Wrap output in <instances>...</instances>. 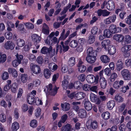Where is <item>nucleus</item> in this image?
Wrapping results in <instances>:
<instances>
[{
  "mask_svg": "<svg viewBox=\"0 0 131 131\" xmlns=\"http://www.w3.org/2000/svg\"><path fill=\"white\" fill-rule=\"evenodd\" d=\"M52 85L50 84H49L48 85L46 86L44 91L47 94L54 96L57 93L58 88L56 86L53 89H52Z\"/></svg>",
  "mask_w": 131,
  "mask_h": 131,
  "instance_id": "nucleus-1",
  "label": "nucleus"
},
{
  "mask_svg": "<svg viewBox=\"0 0 131 131\" xmlns=\"http://www.w3.org/2000/svg\"><path fill=\"white\" fill-rule=\"evenodd\" d=\"M121 74L124 80H130L131 79V73L128 70L123 69L122 71Z\"/></svg>",
  "mask_w": 131,
  "mask_h": 131,
  "instance_id": "nucleus-2",
  "label": "nucleus"
},
{
  "mask_svg": "<svg viewBox=\"0 0 131 131\" xmlns=\"http://www.w3.org/2000/svg\"><path fill=\"white\" fill-rule=\"evenodd\" d=\"M57 49L56 50V52L57 53L59 50V52L60 53H61L62 51L64 53L67 51L69 50V47L68 45H65L62 47L61 45H59L57 44L56 45Z\"/></svg>",
  "mask_w": 131,
  "mask_h": 131,
  "instance_id": "nucleus-3",
  "label": "nucleus"
},
{
  "mask_svg": "<svg viewBox=\"0 0 131 131\" xmlns=\"http://www.w3.org/2000/svg\"><path fill=\"white\" fill-rule=\"evenodd\" d=\"M30 69L33 73L37 74L40 73V68L39 66L36 64L31 63L30 65Z\"/></svg>",
  "mask_w": 131,
  "mask_h": 131,
  "instance_id": "nucleus-4",
  "label": "nucleus"
},
{
  "mask_svg": "<svg viewBox=\"0 0 131 131\" xmlns=\"http://www.w3.org/2000/svg\"><path fill=\"white\" fill-rule=\"evenodd\" d=\"M15 47L14 43L10 41H8L5 43L4 47L6 49L13 50Z\"/></svg>",
  "mask_w": 131,
  "mask_h": 131,
  "instance_id": "nucleus-5",
  "label": "nucleus"
},
{
  "mask_svg": "<svg viewBox=\"0 0 131 131\" xmlns=\"http://www.w3.org/2000/svg\"><path fill=\"white\" fill-rule=\"evenodd\" d=\"M31 37L32 40L34 42L35 46L37 45L41 41V38L37 34H34L32 35Z\"/></svg>",
  "mask_w": 131,
  "mask_h": 131,
  "instance_id": "nucleus-6",
  "label": "nucleus"
},
{
  "mask_svg": "<svg viewBox=\"0 0 131 131\" xmlns=\"http://www.w3.org/2000/svg\"><path fill=\"white\" fill-rule=\"evenodd\" d=\"M106 8L109 10H114L115 7L114 2L112 0L109 1L106 4Z\"/></svg>",
  "mask_w": 131,
  "mask_h": 131,
  "instance_id": "nucleus-7",
  "label": "nucleus"
},
{
  "mask_svg": "<svg viewBox=\"0 0 131 131\" xmlns=\"http://www.w3.org/2000/svg\"><path fill=\"white\" fill-rule=\"evenodd\" d=\"M109 29L112 34L117 33L119 31V28L117 27L116 25L114 24L111 25L110 26Z\"/></svg>",
  "mask_w": 131,
  "mask_h": 131,
  "instance_id": "nucleus-8",
  "label": "nucleus"
},
{
  "mask_svg": "<svg viewBox=\"0 0 131 131\" xmlns=\"http://www.w3.org/2000/svg\"><path fill=\"white\" fill-rule=\"evenodd\" d=\"M96 59V57L94 55L91 56H87L86 60V61L89 63L92 64L94 63Z\"/></svg>",
  "mask_w": 131,
  "mask_h": 131,
  "instance_id": "nucleus-9",
  "label": "nucleus"
},
{
  "mask_svg": "<svg viewBox=\"0 0 131 131\" xmlns=\"http://www.w3.org/2000/svg\"><path fill=\"white\" fill-rule=\"evenodd\" d=\"M113 39L119 42L123 41L124 37L122 34H116L113 36Z\"/></svg>",
  "mask_w": 131,
  "mask_h": 131,
  "instance_id": "nucleus-10",
  "label": "nucleus"
},
{
  "mask_svg": "<svg viewBox=\"0 0 131 131\" xmlns=\"http://www.w3.org/2000/svg\"><path fill=\"white\" fill-rule=\"evenodd\" d=\"M124 83V81L122 80L115 81L113 83L114 87L115 89H117L122 86Z\"/></svg>",
  "mask_w": 131,
  "mask_h": 131,
  "instance_id": "nucleus-11",
  "label": "nucleus"
},
{
  "mask_svg": "<svg viewBox=\"0 0 131 131\" xmlns=\"http://www.w3.org/2000/svg\"><path fill=\"white\" fill-rule=\"evenodd\" d=\"M65 29H63L61 35V36L59 39V40H64L69 35L70 33V31L69 30H67L65 35Z\"/></svg>",
  "mask_w": 131,
  "mask_h": 131,
  "instance_id": "nucleus-12",
  "label": "nucleus"
},
{
  "mask_svg": "<svg viewBox=\"0 0 131 131\" xmlns=\"http://www.w3.org/2000/svg\"><path fill=\"white\" fill-rule=\"evenodd\" d=\"M100 83L101 88L104 89L106 87L107 85V81L104 78H100Z\"/></svg>",
  "mask_w": 131,
  "mask_h": 131,
  "instance_id": "nucleus-13",
  "label": "nucleus"
},
{
  "mask_svg": "<svg viewBox=\"0 0 131 131\" xmlns=\"http://www.w3.org/2000/svg\"><path fill=\"white\" fill-rule=\"evenodd\" d=\"M116 70L119 71L124 68V65L122 59L118 60L116 63Z\"/></svg>",
  "mask_w": 131,
  "mask_h": 131,
  "instance_id": "nucleus-14",
  "label": "nucleus"
},
{
  "mask_svg": "<svg viewBox=\"0 0 131 131\" xmlns=\"http://www.w3.org/2000/svg\"><path fill=\"white\" fill-rule=\"evenodd\" d=\"M35 96L34 95L30 94L27 95V102L29 104H32L34 103L35 99H34Z\"/></svg>",
  "mask_w": 131,
  "mask_h": 131,
  "instance_id": "nucleus-15",
  "label": "nucleus"
},
{
  "mask_svg": "<svg viewBox=\"0 0 131 131\" xmlns=\"http://www.w3.org/2000/svg\"><path fill=\"white\" fill-rule=\"evenodd\" d=\"M68 79L67 76H64V80L62 81V86L63 88L66 90L68 88Z\"/></svg>",
  "mask_w": 131,
  "mask_h": 131,
  "instance_id": "nucleus-16",
  "label": "nucleus"
},
{
  "mask_svg": "<svg viewBox=\"0 0 131 131\" xmlns=\"http://www.w3.org/2000/svg\"><path fill=\"white\" fill-rule=\"evenodd\" d=\"M54 32H52L50 35L48 36L47 39L46 40V43L49 45H51L52 42V38L54 35Z\"/></svg>",
  "mask_w": 131,
  "mask_h": 131,
  "instance_id": "nucleus-17",
  "label": "nucleus"
},
{
  "mask_svg": "<svg viewBox=\"0 0 131 131\" xmlns=\"http://www.w3.org/2000/svg\"><path fill=\"white\" fill-rule=\"evenodd\" d=\"M84 102V106L85 109L89 111L92 109V106L91 103L89 101H85Z\"/></svg>",
  "mask_w": 131,
  "mask_h": 131,
  "instance_id": "nucleus-18",
  "label": "nucleus"
},
{
  "mask_svg": "<svg viewBox=\"0 0 131 131\" xmlns=\"http://www.w3.org/2000/svg\"><path fill=\"white\" fill-rule=\"evenodd\" d=\"M61 106L62 108V110L64 111H67L70 109V105L68 103H61Z\"/></svg>",
  "mask_w": 131,
  "mask_h": 131,
  "instance_id": "nucleus-19",
  "label": "nucleus"
},
{
  "mask_svg": "<svg viewBox=\"0 0 131 131\" xmlns=\"http://www.w3.org/2000/svg\"><path fill=\"white\" fill-rule=\"evenodd\" d=\"M42 32L45 34L48 35L49 34V29L48 25L45 23L43 24Z\"/></svg>",
  "mask_w": 131,
  "mask_h": 131,
  "instance_id": "nucleus-20",
  "label": "nucleus"
},
{
  "mask_svg": "<svg viewBox=\"0 0 131 131\" xmlns=\"http://www.w3.org/2000/svg\"><path fill=\"white\" fill-rule=\"evenodd\" d=\"M85 96V94L83 92H79L77 93H76L75 99L77 100H79L83 99Z\"/></svg>",
  "mask_w": 131,
  "mask_h": 131,
  "instance_id": "nucleus-21",
  "label": "nucleus"
},
{
  "mask_svg": "<svg viewBox=\"0 0 131 131\" xmlns=\"http://www.w3.org/2000/svg\"><path fill=\"white\" fill-rule=\"evenodd\" d=\"M100 59L101 61L104 63H107L109 62L110 60V58L105 55L101 56L100 57Z\"/></svg>",
  "mask_w": 131,
  "mask_h": 131,
  "instance_id": "nucleus-22",
  "label": "nucleus"
},
{
  "mask_svg": "<svg viewBox=\"0 0 131 131\" xmlns=\"http://www.w3.org/2000/svg\"><path fill=\"white\" fill-rule=\"evenodd\" d=\"M79 116L81 118H84L86 115V113L84 109H81L79 110Z\"/></svg>",
  "mask_w": 131,
  "mask_h": 131,
  "instance_id": "nucleus-23",
  "label": "nucleus"
},
{
  "mask_svg": "<svg viewBox=\"0 0 131 131\" xmlns=\"http://www.w3.org/2000/svg\"><path fill=\"white\" fill-rule=\"evenodd\" d=\"M108 50L109 53L111 55L114 54L116 52V49L115 46L112 45L109 46L108 47Z\"/></svg>",
  "mask_w": 131,
  "mask_h": 131,
  "instance_id": "nucleus-24",
  "label": "nucleus"
},
{
  "mask_svg": "<svg viewBox=\"0 0 131 131\" xmlns=\"http://www.w3.org/2000/svg\"><path fill=\"white\" fill-rule=\"evenodd\" d=\"M94 76L93 75H88L86 77V80L88 83H92L94 82Z\"/></svg>",
  "mask_w": 131,
  "mask_h": 131,
  "instance_id": "nucleus-25",
  "label": "nucleus"
},
{
  "mask_svg": "<svg viewBox=\"0 0 131 131\" xmlns=\"http://www.w3.org/2000/svg\"><path fill=\"white\" fill-rule=\"evenodd\" d=\"M8 72L10 74H12L14 77H16L18 75L17 71L15 69L11 68H9L8 69Z\"/></svg>",
  "mask_w": 131,
  "mask_h": 131,
  "instance_id": "nucleus-26",
  "label": "nucleus"
},
{
  "mask_svg": "<svg viewBox=\"0 0 131 131\" xmlns=\"http://www.w3.org/2000/svg\"><path fill=\"white\" fill-rule=\"evenodd\" d=\"M71 127L72 126L71 124H67L62 128L61 131H70Z\"/></svg>",
  "mask_w": 131,
  "mask_h": 131,
  "instance_id": "nucleus-27",
  "label": "nucleus"
},
{
  "mask_svg": "<svg viewBox=\"0 0 131 131\" xmlns=\"http://www.w3.org/2000/svg\"><path fill=\"white\" fill-rule=\"evenodd\" d=\"M44 75L47 79L50 77L51 75V72L50 70L48 69H45L44 70Z\"/></svg>",
  "mask_w": 131,
  "mask_h": 131,
  "instance_id": "nucleus-28",
  "label": "nucleus"
},
{
  "mask_svg": "<svg viewBox=\"0 0 131 131\" xmlns=\"http://www.w3.org/2000/svg\"><path fill=\"white\" fill-rule=\"evenodd\" d=\"M7 58L6 54L0 52V64L5 62Z\"/></svg>",
  "mask_w": 131,
  "mask_h": 131,
  "instance_id": "nucleus-29",
  "label": "nucleus"
},
{
  "mask_svg": "<svg viewBox=\"0 0 131 131\" xmlns=\"http://www.w3.org/2000/svg\"><path fill=\"white\" fill-rule=\"evenodd\" d=\"M19 127V124L16 122L13 123L12 125V131H16Z\"/></svg>",
  "mask_w": 131,
  "mask_h": 131,
  "instance_id": "nucleus-30",
  "label": "nucleus"
},
{
  "mask_svg": "<svg viewBox=\"0 0 131 131\" xmlns=\"http://www.w3.org/2000/svg\"><path fill=\"white\" fill-rule=\"evenodd\" d=\"M102 116L105 120L109 119L110 117V114L108 112H103L102 114Z\"/></svg>",
  "mask_w": 131,
  "mask_h": 131,
  "instance_id": "nucleus-31",
  "label": "nucleus"
},
{
  "mask_svg": "<svg viewBox=\"0 0 131 131\" xmlns=\"http://www.w3.org/2000/svg\"><path fill=\"white\" fill-rule=\"evenodd\" d=\"M75 63V58L74 57H71L69 59L68 64L69 66H74Z\"/></svg>",
  "mask_w": 131,
  "mask_h": 131,
  "instance_id": "nucleus-32",
  "label": "nucleus"
},
{
  "mask_svg": "<svg viewBox=\"0 0 131 131\" xmlns=\"http://www.w3.org/2000/svg\"><path fill=\"white\" fill-rule=\"evenodd\" d=\"M115 105V102L113 100H111L108 102L107 104L108 108L110 110H112Z\"/></svg>",
  "mask_w": 131,
  "mask_h": 131,
  "instance_id": "nucleus-33",
  "label": "nucleus"
},
{
  "mask_svg": "<svg viewBox=\"0 0 131 131\" xmlns=\"http://www.w3.org/2000/svg\"><path fill=\"white\" fill-rule=\"evenodd\" d=\"M17 43L18 46L22 47L25 45V42L21 39H18L17 40Z\"/></svg>",
  "mask_w": 131,
  "mask_h": 131,
  "instance_id": "nucleus-34",
  "label": "nucleus"
},
{
  "mask_svg": "<svg viewBox=\"0 0 131 131\" xmlns=\"http://www.w3.org/2000/svg\"><path fill=\"white\" fill-rule=\"evenodd\" d=\"M52 49V47L51 46H50L49 47V50L48 53V55L51 57H53L55 54V49Z\"/></svg>",
  "mask_w": 131,
  "mask_h": 131,
  "instance_id": "nucleus-35",
  "label": "nucleus"
},
{
  "mask_svg": "<svg viewBox=\"0 0 131 131\" xmlns=\"http://www.w3.org/2000/svg\"><path fill=\"white\" fill-rule=\"evenodd\" d=\"M112 34V33L109 29H106L104 30V34L107 37H111Z\"/></svg>",
  "mask_w": 131,
  "mask_h": 131,
  "instance_id": "nucleus-36",
  "label": "nucleus"
},
{
  "mask_svg": "<svg viewBox=\"0 0 131 131\" xmlns=\"http://www.w3.org/2000/svg\"><path fill=\"white\" fill-rule=\"evenodd\" d=\"M95 37L93 35H90L89 37L88 41V43L89 44H92L95 41Z\"/></svg>",
  "mask_w": 131,
  "mask_h": 131,
  "instance_id": "nucleus-37",
  "label": "nucleus"
},
{
  "mask_svg": "<svg viewBox=\"0 0 131 131\" xmlns=\"http://www.w3.org/2000/svg\"><path fill=\"white\" fill-rule=\"evenodd\" d=\"M94 51L93 50V48L89 47L87 50V56L94 55Z\"/></svg>",
  "mask_w": 131,
  "mask_h": 131,
  "instance_id": "nucleus-38",
  "label": "nucleus"
},
{
  "mask_svg": "<svg viewBox=\"0 0 131 131\" xmlns=\"http://www.w3.org/2000/svg\"><path fill=\"white\" fill-rule=\"evenodd\" d=\"M78 45L77 41L76 40H73L71 41L69 44L70 46L72 48L76 47Z\"/></svg>",
  "mask_w": 131,
  "mask_h": 131,
  "instance_id": "nucleus-39",
  "label": "nucleus"
},
{
  "mask_svg": "<svg viewBox=\"0 0 131 131\" xmlns=\"http://www.w3.org/2000/svg\"><path fill=\"white\" fill-rule=\"evenodd\" d=\"M10 88L12 92L14 93H15L17 89V85L16 83H13L11 86Z\"/></svg>",
  "mask_w": 131,
  "mask_h": 131,
  "instance_id": "nucleus-40",
  "label": "nucleus"
},
{
  "mask_svg": "<svg viewBox=\"0 0 131 131\" xmlns=\"http://www.w3.org/2000/svg\"><path fill=\"white\" fill-rule=\"evenodd\" d=\"M49 49V48H48L46 47H43L42 48L40 52L42 54H48Z\"/></svg>",
  "mask_w": 131,
  "mask_h": 131,
  "instance_id": "nucleus-41",
  "label": "nucleus"
},
{
  "mask_svg": "<svg viewBox=\"0 0 131 131\" xmlns=\"http://www.w3.org/2000/svg\"><path fill=\"white\" fill-rule=\"evenodd\" d=\"M74 86L75 88L77 89H79L80 87L82 86V84L79 81H77L74 83Z\"/></svg>",
  "mask_w": 131,
  "mask_h": 131,
  "instance_id": "nucleus-42",
  "label": "nucleus"
},
{
  "mask_svg": "<svg viewBox=\"0 0 131 131\" xmlns=\"http://www.w3.org/2000/svg\"><path fill=\"white\" fill-rule=\"evenodd\" d=\"M12 34L10 31L6 32L5 34V37L7 39H12Z\"/></svg>",
  "mask_w": 131,
  "mask_h": 131,
  "instance_id": "nucleus-43",
  "label": "nucleus"
},
{
  "mask_svg": "<svg viewBox=\"0 0 131 131\" xmlns=\"http://www.w3.org/2000/svg\"><path fill=\"white\" fill-rule=\"evenodd\" d=\"M21 81L23 83L26 82L28 79V76L26 74H23L21 75Z\"/></svg>",
  "mask_w": 131,
  "mask_h": 131,
  "instance_id": "nucleus-44",
  "label": "nucleus"
},
{
  "mask_svg": "<svg viewBox=\"0 0 131 131\" xmlns=\"http://www.w3.org/2000/svg\"><path fill=\"white\" fill-rule=\"evenodd\" d=\"M9 76L8 73L7 72H5L2 75V79L3 80H6L8 79Z\"/></svg>",
  "mask_w": 131,
  "mask_h": 131,
  "instance_id": "nucleus-45",
  "label": "nucleus"
},
{
  "mask_svg": "<svg viewBox=\"0 0 131 131\" xmlns=\"http://www.w3.org/2000/svg\"><path fill=\"white\" fill-rule=\"evenodd\" d=\"M115 99L116 100L119 102H122L123 101V98L119 94H116L115 96Z\"/></svg>",
  "mask_w": 131,
  "mask_h": 131,
  "instance_id": "nucleus-46",
  "label": "nucleus"
},
{
  "mask_svg": "<svg viewBox=\"0 0 131 131\" xmlns=\"http://www.w3.org/2000/svg\"><path fill=\"white\" fill-rule=\"evenodd\" d=\"M0 121L2 122H4L6 121V116L4 113L0 115Z\"/></svg>",
  "mask_w": 131,
  "mask_h": 131,
  "instance_id": "nucleus-47",
  "label": "nucleus"
},
{
  "mask_svg": "<svg viewBox=\"0 0 131 131\" xmlns=\"http://www.w3.org/2000/svg\"><path fill=\"white\" fill-rule=\"evenodd\" d=\"M90 97L91 100L92 102H94L96 101L97 99L96 95L93 93H91L90 95Z\"/></svg>",
  "mask_w": 131,
  "mask_h": 131,
  "instance_id": "nucleus-48",
  "label": "nucleus"
},
{
  "mask_svg": "<svg viewBox=\"0 0 131 131\" xmlns=\"http://www.w3.org/2000/svg\"><path fill=\"white\" fill-rule=\"evenodd\" d=\"M117 77V74L114 72L113 73L110 78V81L111 82H113Z\"/></svg>",
  "mask_w": 131,
  "mask_h": 131,
  "instance_id": "nucleus-49",
  "label": "nucleus"
},
{
  "mask_svg": "<svg viewBox=\"0 0 131 131\" xmlns=\"http://www.w3.org/2000/svg\"><path fill=\"white\" fill-rule=\"evenodd\" d=\"M91 127L93 129L97 128L98 127V124L96 121H94L92 122L91 124Z\"/></svg>",
  "mask_w": 131,
  "mask_h": 131,
  "instance_id": "nucleus-50",
  "label": "nucleus"
},
{
  "mask_svg": "<svg viewBox=\"0 0 131 131\" xmlns=\"http://www.w3.org/2000/svg\"><path fill=\"white\" fill-rule=\"evenodd\" d=\"M125 40L126 42L128 43H131V36L129 35H127L125 36Z\"/></svg>",
  "mask_w": 131,
  "mask_h": 131,
  "instance_id": "nucleus-51",
  "label": "nucleus"
},
{
  "mask_svg": "<svg viewBox=\"0 0 131 131\" xmlns=\"http://www.w3.org/2000/svg\"><path fill=\"white\" fill-rule=\"evenodd\" d=\"M78 67L79 71L81 72H83L86 69V67L84 65Z\"/></svg>",
  "mask_w": 131,
  "mask_h": 131,
  "instance_id": "nucleus-52",
  "label": "nucleus"
},
{
  "mask_svg": "<svg viewBox=\"0 0 131 131\" xmlns=\"http://www.w3.org/2000/svg\"><path fill=\"white\" fill-rule=\"evenodd\" d=\"M24 24L26 26V27L29 29H33L34 27V25L31 23H24Z\"/></svg>",
  "mask_w": 131,
  "mask_h": 131,
  "instance_id": "nucleus-53",
  "label": "nucleus"
},
{
  "mask_svg": "<svg viewBox=\"0 0 131 131\" xmlns=\"http://www.w3.org/2000/svg\"><path fill=\"white\" fill-rule=\"evenodd\" d=\"M37 121L35 119L32 120L30 124V125L31 127L34 128L37 126Z\"/></svg>",
  "mask_w": 131,
  "mask_h": 131,
  "instance_id": "nucleus-54",
  "label": "nucleus"
},
{
  "mask_svg": "<svg viewBox=\"0 0 131 131\" xmlns=\"http://www.w3.org/2000/svg\"><path fill=\"white\" fill-rule=\"evenodd\" d=\"M98 29L97 27H93L91 30L92 34L93 35L96 34L98 31Z\"/></svg>",
  "mask_w": 131,
  "mask_h": 131,
  "instance_id": "nucleus-55",
  "label": "nucleus"
},
{
  "mask_svg": "<svg viewBox=\"0 0 131 131\" xmlns=\"http://www.w3.org/2000/svg\"><path fill=\"white\" fill-rule=\"evenodd\" d=\"M16 60H18V61H20V63H21V61L22 60L23 58V56L22 55L19 54L18 53H17L16 55Z\"/></svg>",
  "mask_w": 131,
  "mask_h": 131,
  "instance_id": "nucleus-56",
  "label": "nucleus"
},
{
  "mask_svg": "<svg viewBox=\"0 0 131 131\" xmlns=\"http://www.w3.org/2000/svg\"><path fill=\"white\" fill-rule=\"evenodd\" d=\"M78 79L80 81H83L85 79V75L83 74L79 75L78 77Z\"/></svg>",
  "mask_w": 131,
  "mask_h": 131,
  "instance_id": "nucleus-57",
  "label": "nucleus"
},
{
  "mask_svg": "<svg viewBox=\"0 0 131 131\" xmlns=\"http://www.w3.org/2000/svg\"><path fill=\"white\" fill-rule=\"evenodd\" d=\"M68 117V116L67 114H64L62 116L61 121L62 123H64L67 119Z\"/></svg>",
  "mask_w": 131,
  "mask_h": 131,
  "instance_id": "nucleus-58",
  "label": "nucleus"
},
{
  "mask_svg": "<svg viewBox=\"0 0 131 131\" xmlns=\"http://www.w3.org/2000/svg\"><path fill=\"white\" fill-rule=\"evenodd\" d=\"M35 115L37 117H39L41 114V109L38 108H37L35 111Z\"/></svg>",
  "mask_w": 131,
  "mask_h": 131,
  "instance_id": "nucleus-59",
  "label": "nucleus"
},
{
  "mask_svg": "<svg viewBox=\"0 0 131 131\" xmlns=\"http://www.w3.org/2000/svg\"><path fill=\"white\" fill-rule=\"evenodd\" d=\"M35 101L34 103H35L37 105H42V103L41 100H40L38 97H37L36 99H35Z\"/></svg>",
  "mask_w": 131,
  "mask_h": 131,
  "instance_id": "nucleus-60",
  "label": "nucleus"
},
{
  "mask_svg": "<svg viewBox=\"0 0 131 131\" xmlns=\"http://www.w3.org/2000/svg\"><path fill=\"white\" fill-rule=\"evenodd\" d=\"M20 61H18V60H15L12 62V64L13 66L15 67H16L19 64H20Z\"/></svg>",
  "mask_w": 131,
  "mask_h": 131,
  "instance_id": "nucleus-61",
  "label": "nucleus"
},
{
  "mask_svg": "<svg viewBox=\"0 0 131 131\" xmlns=\"http://www.w3.org/2000/svg\"><path fill=\"white\" fill-rule=\"evenodd\" d=\"M36 61L39 64H42L43 63V59L42 57L41 56L38 57L36 59Z\"/></svg>",
  "mask_w": 131,
  "mask_h": 131,
  "instance_id": "nucleus-62",
  "label": "nucleus"
},
{
  "mask_svg": "<svg viewBox=\"0 0 131 131\" xmlns=\"http://www.w3.org/2000/svg\"><path fill=\"white\" fill-rule=\"evenodd\" d=\"M105 74L107 75H110L111 74V70L109 68H106L104 70Z\"/></svg>",
  "mask_w": 131,
  "mask_h": 131,
  "instance_id": "nucleus-63",
  "label": "nucleus"
},
{
  "mask_svg": "<svg viewBox=\"0 0 131 131\" xmlns=\"http://www.w3.org/2000/svg\"><path fill=\"white\" fill-rule=\"evenodd\" d=\"M119 129L121 131H125L126 129L125 125L123 124L121 125L119 127Z\"/></svg>",
  "mask_w": 131,
  "mask_h": 131,
  "instance_id": "nucleus-64",
  "label": "nucleus"
}]
</instances>
